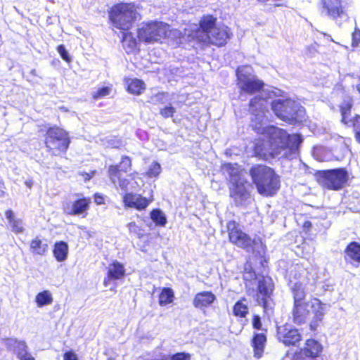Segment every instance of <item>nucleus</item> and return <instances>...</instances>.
Masks as SVG:
<instances>
[{
  "label": "nucleus",
  "mask_w": 360,
  "mask_h": 360,
  "mask_svg": "<svg viewBox=\"0 0 360 360\" xmlns=\"http://www.w3.org/2000/svg\"><path fill=\"white\" fill-rule=\"evenodd\" d=\"M291 292L293 298L292 309L293 323L296 325H302L311 317L309 328L312 331L316 330L323 319L325 304L316 297H311L309 301H306L307 293L301 283H294Z\"/></svg>",
  "instance_id": "nucleus-1"
},
{
  "label": "nucleus",
  "mask_w": 360,
  "mask_h": 360,
  "mask_svg": "<svg viewBox=\"0 0 360 360\" xmlns=\"http://www.w3.org/2000/svg\"><path fill=\"white\" fill-rule=\"evenodd\" d=\"M257 192L264 197L275 195L281 188V178L274 169L265 165H253L249 171Z\"/></svg>",
  "instance_id": "nucleus-2"
},
{
  "label": "nucleus",
  "mask_w": 360,
  "mask_h": 360,
  "mask_svg": "<svg viewBox=\"0 0 360 360\" xmlns=\"http://www.w3.org/2000/svg\"><path fill=\"white\" fill-rule=\"evenodd\" d=\"M108 13L109 23L120 31L130 30L141 17L134 2L116 3L108 9Z\"/></svg>",
  "instance_id": "nucleus-3"
},
{
  "label": "nucleus",
  "mask_w": 360,
  "mask_h": 360,
  "mask_svg": "<svg viewBox=\"0 0 360 360\" xmlns=\"http://www.w3.org/2000/svg\"><path fill=\"white\" fill-rule=\"evenodd\" d=\"M333 93L337 96L340 94L345 95L342 102L339 105L341 115L340 122L345 127L352 128L354 139L360 144V115L355 114L352 117H349L354 106L352 96L347 94L346 87L341 82L335 84Z\"/></svg>",
  "instance_id": "nucleus-4"
},
{
  "label": "nucleus",
  "mask_w": 360,
  "mask_h": 360,
  "mask_svg": "<svg viewBox=\"0 0 360 360\" xmlns=\"http://www.w3.org/2000/svg\"><path fill=\"white\" fill-rule=\"evenodd\" d=\"M46 151L51 156L65 155L71 143L69 132L58 125L46 128L43 136Z\"/></svg>",
  "instance_id": "nucleus-5"
},
{
  "label": "nucleus",
  "mask_w": 360,
  "mask_h": 360,
  "mask_svg": "<svg viewBox=\"0 0 360 360\" xmlns=\"http://www.w3.org/2000/svg\"><path fill=\"white\" fill-rule=\"evenodd\" d=\"M222 168L229 176L228 188L230 198L235 202H242L248 199L250 193L249 191L250 184L248 180L241 175L240 172L231 163L224 164Z\"/></svg>",
  "instance_id": "nucleus-6"
},
{
  "label": "nucleus",
  "mask_w": 360,
  "mask_h": 360,
  "mask_svg": "<svg viewBox=\"0 0 360 360\" xmlns=\"http://www.w3.org/2000/svg\"><path fill=\"white\" fill-rule=\"evenodd\" d=\"M171 30L167 23L153 20L146 23L137 30L139 41L150 44L162 43L169 37Z\"/></svg>",
  "instance_id": "nucleus-7"
},
{
  "label": "nucleus",
  "mask_w": 360,
  "mask_h": 360,
  "mask_svg": "<svg viewBox=\"0 0 360 360\" xmlns=\"http://www.w3.org/2000/svg\"><path fill=\"white\" fill-rule=\"evenodd\" d=\"M300 134H288L285 130L272 127L269 131L268 144L276 156L288 148H298L302 143Z\"/></svg>",
  "instance_id": "nucleus-8"
},
{
  "label": "nucleus",
  "mask_w": 360,
  "mask_h": 360,
  "mask_svg": "<svg viewBox=\"0 0 360 360\" xmlns=\"http://www.w3.org/2000/svg\"><path fill=\"white\" fill-rule=\"evenodd\" d=\"M316 177L322 187L331 191L343 188L349 179L348 172L344 167L318 171Z\"/></svg>",
  "instance_id": "nucleus-9"
},
{
  "label": "nucleus",
  "mask_w": 360,
  "mask_h": 360,
  "mask_svg": "<svg viewBox=\"0 0 360 360\" xmlns=\"http://www.w3.org/2000/svg\"><path fill=\"white\" fill-rule=\"evenodd\" d=\"M274 283L269 276H262L257 281L256 302L262 307L264 314L273 312L275 303L272 299Z\"/></svg>",
  "instance_id": "nucleus-10"
},
{
  "label": "nucleus",
  "mask_w": 360,
  "mask_h": 360,
  "mask_svg": "<svg viewBox=\"0 0 360 360\" xmlns=\"http://www.w3.org/2000/svg\"><path fill=\"white\" fill-rule=\"evenodd\" d=\"M131 158L126 155L121 157L119 164L110 165L107 169V175L110 182L126 191L128 189L129 180L122 177V172L127 173L131 169Z\"/></svg>",
  "instance_id": "nucleus-11"
},
{
  "label": "nucleus",
  "mask_w": 360,
  "mask_h": 360,
  "mask_svg": "<svg viewBox=\"0 0 360 360\" xmlns=\"http://www.w3.org/2000/svg\"><path fill=\"white\" fill-rule=\"evenodd\" d=\"M226 227L231 243L245 250L253 248L254 240L241 229L237 221L230 220L226 223Z\"/></svg>",
  "instance_id": "nucleus-12"
},
{
  "label": "nucleus",
  "mask_w": 360,
  "mask_h": 360,
  "mask_svg": "<svg viewBox=\"0 0 360 360\" xmlns=\"http://www.w3.org/2000/svg\"><path fill=\"white\" fill-rule=\"evenodd\" d=\"M203 37L200 38L201 45L204 46L214 45L217 47H223L233 37V32L227 25H222L215 27L211 34Z\"/></svg>",
  "instance_id": "nucleus-13"
},
{
  "label": "nucleus",
  "mask_w": 360,
  "mask_h": 360,
  "mask_svg": "<svg viewBox=\"0 0 360 360\" xmlns=\"http://www.w3.org/2000/svg\"><path fill=\"white\" fill-rule=\"evenodd\" d=\"M321 13L333 20L349 19L345 4L342 0H320Z\"/></svg>",
  "instance_id": "nucleus-14"
},
{
  "label": "nucleus",
  "mask_w": 360,
  "mask_h": 360,
  "mask_svg": "<svg viewBox=\"0 0 360 360\" xmlns=\"http://www.w3.org/2000/svg\"><path fill=\"white\" fill-rule=\"evenodd\" d=\"M77 198L72 202L66 203L63 207V212L68 216H81L84 218L88 215L91 205V199L89 196L77 194Z\"/></svg>",
  "instance_id": "nucleus-15"
},
{
  "label": "nucleus",
  "mask_w": 360,
  "mask_h": 360,
  "mask_svg": "<svg viewBox=\"0 0 360 360\" xmlns=\"http://www.w3.org/2000/svg\"><path fill=\"white\" fill-rule=\"evenodd\" d=\"M276 338L286 347H296L302 340V335L297 328L285 323L276 328Z\"/></svg>",
  "instance_id": "nucleus-16"
},
{
  "label": "nucleus",
  "mask_w": 360,
  "mask_h": 360,
  "mask_svg": "<svg viewBox=\"0 0 360 360\" xmlns=\"http://www.w3.org/2000/svg\"><path fill=\"white\" fill-rule=\"evenodd\" d=\"M217 19L211 14L204 15L198 22V28L193 30L190 34L191 39L201 44L200 38L209 36L211 31L216 27Z\"/></svg>",
  "instance_id": "nucleus-17"
},
{
  "label": "nucleus",
  "mask_w": 360,
  "mask_h": 360,
  "mask_svg": "<svg viewBox=\"0 0 360 360\" xmlns=\"http://www.w3.org/2000/svg\"><path fill=\"white\" fill-rule=\"evenodd\" d=\"M272 110L275 115L289 124L297 122V112L295 107L289 102L276 101L272 103Z\"/></svg>",
  "instance_id": "nucleus-18"
},
{
  "label": "nucleus",
  "mask_w": 360,
  "mask_h": 360,
  "mask_svg": "<svg viewBox=\"0 0 360 360\" xmlns=\"http://www.w3.org/2000/svg\"><path fill=\"white\" fill-rule=\"evenodd\" d=\"M125 208L134 209L138 211L145 210L153 201V198H146L141 194L133 192H125L122 197Z\"/></svg>",
  "instance_id": "nucleus-19"
},
{
  "label": "nucleus",
  "mask_w": 360,
  "mask_h": 360,
  "mask_svg": "<svg viewBox=\"0 0 360 360\" xmlns=\"http://www.w3.org/2000/svg\"><path fill=\"white\" fill-rule=\"evenodd\" d=\"M240 91L252 95L260 92L264 87L263 81L256 78L242 75L238 77Z\"/></svg>",
  "instance_id": "nucleus-20"
},
{
  "label": "nucleus",
  "mask_w": 360,
  "mask_h": 360,
  "mask_svg": "<svg viewBox=\"0 0 360 360\" xmlns=\"http://www.w3.org/2000/svg\"><path fill=\"white\" fill-rule=\"evenodd\" d=\"M343 258L347 264L359 267L360 266V243L349 242L344 249Z\"/></svg>",
  "instance_id": "nucleus-21"
},
{
  "label": "nucleus",
  "mask_w": 360,
  "mask_h": 360,
  "mask_svg": "<svg viewBox=\"0 0 360 360\" xmlns=\"http://www.w3.org/2000/svg\"><path fill=\"white\" fill-rule=\"evenodd\" d=\"M125 274L124 265L118 261H113L108 268L106 276L103 280V285L108 287L111 281L122 279Z\"/></svg>",
  "instance_id": "nucleus-22"
},
{
  "label": "nucleus",
  "mask_w": 360,
  "mask_h": 360,
  "mask_svg": "<svg viewBox=\"0 0 360 360\" xmlns=\"http://www.w3.org/2000/svg\"><path fill=\"white\" fill-rule=\"evenodd\" d=\"M216 300V295L212 291H200L194 295L192 303L195 308L205 310L211 307Z\"/></svg>",
  "instance_id": "nucleus-23"
},
{
  "label": "nucleus",
  "mask_w": 360,
  "mask_h": 360,
  "mask_svg": "<svg viewBox=\"0 0 360 360\" xmlns=\"http://www.w3.org/2000/svg\"><path fill=\"white\" fill-rule=\"evenodd\" d=\"M323 352V346L317 340L310 338L307 339L302 349L297 352H301L302 357L303 355L309 359H316L321 356Z\"/></svg>",
  "instance_id": "nucleus-24"
},
{
  "label": "nucleus",
  "mask_w": 360,
  "mask_h": 360,
  "mask_svg": "<svg viewBox=\"0 0 360 360\" xmlns=\"http://www.w3.org/2000/svg\"><path fill=\"white\" fill-rule=\"evenodd\" d=\"M252 151L255 157L262 160H268L276 157L272 148L263 139L257 140L253 146Z\"/></svg>",
  "instance_id": "nucleus-25"
},
{
  "label": "nucleus",
  "mask_w": 360,
  "mask_h": 360,
  "mask_svg": "<svg viewBox=\"0 0 360 360\" xmlns=\"http://www.w3.org/2000/svg\"><path fill=\"white\" fill-rule=\"evenodd\" d=\"M122 32L121 44L127 54L139 52V42L131 32L121 31Z\"/></svg>",
  "instance_id": "nucleus-26"
},
{
  "label": "nucleus",
  "mask_w": 360,
  "mask_h": 360,
  "mask_svg": "<svg viewBox=\"0 0 360 360\" xmlns=\"http://www.w3.org/2000/svg\"><path fill=\"white\" fill-rule=\"evenodd\" d=\"M267 338L264 333H255L251 340V346L253 349L254 356L259 359L262 356Z\"/></svg>",
  "instance_id": "nucleus-27"
},
{
  "label": "nucleus",
  "mask_w": 360,
  "mask_h": 360,
  "mask_svg": "<svg viewBox=\"0 0 360 360\" xmlns=\"http://www.w3.org/2000/svg\"><path fill=\"white\" fill-rule=\"evenodd\" d=\"M257 278L255 271L250 264L248 266H245L243 271V280L245 285L246 293L248 295H252L255 292L253 285Z\"/></svg>",
  "instance_id": "nucleus-28"
},
{
  "label": "nucleus",
  "mask_w": 360,
  "mask_h": 360,
  "mask_svg": "<svg viewBox=\"0 0 360 360\" xmlns=\"http://www.w3.org/2000/svg\"><path fill=\"white\" fill-rule=\"evenodd\" d=\"M126 90L130 94L139 96L143 93L146 89L144 82L138 78H124Z\"/></svg>",
  "instance_id": "nucleus-29"
},
{
  "label": "nucleus",
  "mask_w": 360,
  "mask_h": 360,
  "mask_svg": "<svg viewBox=\"0 0 360 360\" xmlns=\"http://www.w3.org/2000/svg\"><path fill=\"white\" fill-rule=\"evenodd\" d=\"M30 250L34 255L43 256L49 250V245L44 243L39 236H36L30 242Z\"/></svg>",
  "instance_id": "nucleus-30"
},
{
  "label": "nucleus",
  "mask_w": 360,
  "mask_h": 360,
  "mask_svg": "<svg viewBox=\"0 0 360 360\" xmlns=\"http://www.w3.org/2000/svg\"><path fill=\"white\" fill-rule=\"evenodd\" d=\"M68 245L66 242L60 240L55 243L53 248V254L56 261H65L68 255Z\"/></svg>",
  "instance_id": "nucleus-31"
},
{
  "label": "nucleus",
  "mask_w": 360,
  "mask_h": 360,
  "mask_svg": "<svg viewBox=\"0 0 360 360\" xmlns=\"http://www.w3.org/2000/svg\"><path fill=\"white\" fill-rule=\"evenodd\" d=\"M174 300V292L171 288H162L158 295V303L160 306L172 304Z\"/></svg>",
  "instance_id": "nucleus-32"
},
{
  "label": "nucleus",
  "mask_w": 360,
  "mask_h": 360,
  "mask_svg": "<svg viewBox=\"0 0 360 360\" xmlns=\"http://www.w3.org/2000/svg\"><path fill=\"white\" fill-rule=\"evenodd\" d=\"M245 298L242 297L238 300L233 307V314L235 316L239 318H245L249 312L247 304H244Z\"/></svg>",
  "instance_id": "nucleus-33"
},
{
  "label": "nucleus",
  "mask_w": 360,
  "mask_h": 360,
  "mask_svg": "<svg viewBox=\"0 0 360 360\" xmlns=\"http://www.w3.org/2000/svg\"><path fill=\"white\" fill-rule=\"evenodd\" d=\"M34 301L38 307H42L51 304L53 302V297L51 292L45 290L37 294Z\"/></svg>",
  "instance_id": "nucleus-34"
},
{
  "label": "nucleus",
  "mask_w": 360,
  "mask_h": 360,
  "mask_svg": "<svg viewBox=\"0 0 360 360\" xmlns=\"http://www.w3.org/2000/svg\"><path fill=\"white\" fill-rule=\"evenodd\" d=\"M150 219L159 226H164L167 224V219L160 209H153L150 213Z\"/></svg>",
  "instance_id": "nucleus-35"
},
{
  "label": "nucleus",
  "mask_w": 360,
  "mask_h": 360,
  "mask_svg": "<svg viewBox=\"0 0 360 360\" xmlns=\"http://www.w3.org/2000/svg\"><path fill=\"white\" fill-rule=\"evenodd\" d=\"M129 233L136 236L137 238H141L144 236L143 230L135 221H131L127 224Z\"/></svg>",
  "instance_id": "nucleus-36"
},
{
  "label": "nucleus",
  "mask_w": 360,
  "mask_h": 360,
  "mask_svg": "<svg viewBox=\"0 0 360 360\" xmlns=\"http://www.w3.org/2000/svg\"><path fill=\"white\" fill-rule=\"evenodd\" d=\"M264 98L262 96H255L249 102V108L254 112L260 110L262 107Z\"/></svg>",
  "instance_id": "nucleus-37"
},
{
  "label": "nucleus",
  "mask_w": 360,
  "mask_h": 360,
  "mask_svg": "<svg viewBox=\"0 0 360 360\" xmlns=\"http://www.w3.org/2000/svg\"><path fill=\"white\" fill-rule=\"evenodd\" d=\"M111 92V88L109 86H103L98 89L92 94V98L98 100L108 96Z\"/></svg>",
  "instance_id": "nucleus-38"
},
{
  "label": "nucleus",
  "mask_w": 360,
  "mask_h": 360,
  "mask_svg": "<svg viewBox=\"0 0 360 360\" xmlns=\"http://www.w3.org/2000/svg\"><path fill=\"white\" fill-rule=\"evenodd\" d=\"M167 360H191V355L185 352H176L170 356L167 355Z\"/></svg>",
  "instance_id": "nucleus-39"
},
{
  "label": "nucleus",
  "mask_w": 360,
  "mask_h": 360,
  "mask_svg": "<svg viewBox=\"0 0 360 360\" xmlns=\"http://www.w3.org/2000/svg\"><path fill=\"white\" fill-rule=\"evenodd\" d=\"M175 112L176 109L172 105H166L160 110V115L165 119L173 117Z\"/></svg>",
  "instance_id": "nucleus-40"
},
{
  "label": "nucleus",
  "mask_w": 360,
  "mask_h": 360,
  "mask_svg": "<svg viewBox=\"0 0 360 360\" xmlns=\"http://www.w3.org/2000/svg\"><path fill=\"white\" fill-rule=\"evenodd\" d=\"M160 172H161L160 165L157 162H154L150 166L148 170L146 172V174L149 177H155L159 175Z\"/></svg>",
  "instance_id": "nucleus-41"
},
{
  "label": "nucleus",
  "mask_w": 360,
  "mask_h": 360,
  "mask_svg": "<svg viewBox=\"0 0 360 360\" xmlns=\"http://www.w3.org/2000/svg\"><path fill=\"white\" fill-rule=\"evenodd\" d=\"M56 49L63 60H65L67 63L71 62V57L69 56L68 52L65 49V47L63 44L58 45Z\"/></svg>",
  "instance_id": "nucleus-42"
},
{
  "label": "nucleus",
  "mask_w": 360,
  "mask_h": 360,
  "mask_svg": "<svg viewBox=\"0 0 360 360\" xmlns=\"http://www.w3.org/2000/svg\"><path fill=\"white\" fill-rule=\"evenodd\" d=\"M12 231L15 233H20L23 231V227L22 226L21 220L15 219L13 221H12L11 223Z\"/></svg>",
  "instance_id": "nucleus-43"
},
{
  "label": "nucleus",
  "mask_w": 360,
  "mask_h": 360,
  "mask_svg": "<svg viewBox=\"0 0 360 360\" xmlns=\"http://www.w3.org/2000/svg\"><path fill=\"white\" fill-rule=\"evenodd\" d=\"M352 46L353 47L360 46V30L355 28L352 32Z\"/></svg>",
  "instance_id": "nucleus-44"
},
{
  "label": "nucleus",
  "mask_w": 360,
  "mask_h": 360,
  "mask_svg": "<svg viewBox=\"0 0 360 360\" xmlns=\"http://www.w3.org/2000/svg\"><path fill=\"white\" fill-rule=\"evenodd\" d=\"M317 44L314 43L308 46H307L305 50V54L308 57H312L315 53L318 52L317 51Z\"/></svg>",
  "instance_id": "nucleus-45"
},
{
  "label": "nucleus",
  "mask_w": 360,
  "mask_h": 360,
  "mask_svg": "<svg viewBox=\"0 0 360 360\" xmlns=\"http://www.w3.org/2000/svg\"><path fill=\"white\" fill-rule=\"evenodd\" d=\"M252 327L256 330L262 329V322L261 319L259 315H253L252 321Z\"/></svg>",
  "instance_id": "nucleus-46"
},
{
  "label": "nucleus",
  "mask_w": 360,
  "mask_h": 360,
  "mask_svg": "<svg viewBox=\"0 0 360 360\" xmlns=\"http://www.w3.org/2000/svg\"><path fill=\"white\" fill-rule=\"evenodd\" d=\"M94 202L98 205L105 204V197L100 193H95L93 195Z\"/></svg>",
  "instance_id": "nucleus-47"
},
{
  "label": "nucleus",
  "mask_w": 360,
  "mask_h": 360,
  "mask_svg": "<svg viewBox=\"0 0 360 360\" xmlns=\"http://www.w3.org/2000/svg\"><path fill=\"white\" fill-rule=\"evenodd\" d=\"M63 360H78V358L73 351L70 350L63 354Z\"/></svg>",
  "instance_id": "nucleus-48"
},
{
  "label": "nucleus",
  "mask_w": 360,
  "mask_h": 360,
  "mask_svg": "<svg viewBox=\"0 0 360 360\" xmlns=\"http://www.w3.org/2000/svg\"><path fill=\"white\" fill-rule=\"evenodd\" d=\"M20 360H35V359L28 352H25L18 356Z\"/></svg>",
  "instance_id": "nucleus-49"
},
{
  "label": "nucleus",
  "mask_w": 360,
  "mask_h": 360,
  "mask_svg": "<svg viewBox=\"0 0 360 360\" xmlns=\"http://www.w3.org/2000/svg\"><path fill=\"white\" fill-rule=\"evenodd\" d=\"M5 215H6V217L8 219L9 223H11L12 221H13L15 219L14 217L13 212L11 210H6Z\"/></svg>",
  "instance_id": "nucleus-50"
},
{
  "label": "nucleus",
  "mask_w": 360,
  "mask_h": 360,
  "mask_svg": "<svg viewBox=\"0 0 360 360\" xmlns=\"http://www.w3.org/2000/svg\"><path fill=\"white\" fill-rule=\"evenodd\" d=\"M311 221H306L303 223V225H302V228H303V230L305 231V232H308L309 231V230L311 229Z\"/></svg>",
  "instance_id": "nucleus-51"
},
{
  "label": "nucleus",
  "mask_w": 360,
  "mask_h": 360,
  "mask_svg": "<svg viewBox=\"0 0 360 360\" xmlns=\"http://www.w3.org/2000/svg\"><path fill=\"white\" fill-rule=\"evenodd\" d=\"M95 173H96L95 171H93L91 172V174H89L86 173V172H82V173L80 174V175L84 176L85 180H89L95 174Z\"/></svg>",
  "instance_id": "nucleus-52"
},
{
  "label": "nucleus",
  "mask_w": 360,
  "mask_h": 360,
  "mask_svg": "<svg viewBox=\"0 0 360 360\" xmlns=\"http://www.w3.org/2000/svg\"><path fill=\"white\" fill-rule=\"evenodd\" d=\"M292 360H304V358L302 357L301 352H295Z\"/></svg>",
  "instance_id": "nucleus-53"
},
{
  "label": "nucleus",
  "mask_w": 360,
  "mask_h": 360,
  "mask_svg": "<svg viewBox=\"0 0 360 360\" xmlns=\"http://www.w3.org/2000/svg\"><path fill=\"white\" fill-rule=\"evenodd\" d=\"M139 175V172H131L130 174H129V177L131 179H134L135 178H136Z\"/></svg>",
  "instance_id": "nucleus-54"
},
{
  "label": "nucleus",
  "mask_w": 360,
  "mask_h": 360,
  "mask_svg": "<svg viewBox=\"0 0 360 360\" xmlns=\"http://www.w3.org/2000/svg\"><path fill=\"white\" fill-rule=\"evenodd\" d=\"M147 360H167V355L164 354V355H162L160 358L158 359H147Z\"/></svg>",
  "instance_id": "nucleus-55"
},
{
  "label": "nucleus",
  "mask_w": 360,
  "mask_h": 360,
  "mask_svg": "<svg viewBox=\"0 0 360 360\" xmlns=\"http://www.w3.org/2000/svg\"><path fill=\"white\" fill-rule=\"evenodd\" d=\"M25 184L28 187V188H31L32 186V181L31 180L30 181H26L25 182Z\"/></svg>",
  "instance_id": "nucleus-56"
},
{
  "label": "nucleus",
  "mask_w": 360,
  "mask_h": 360,
  "mask_svg": "<svg viewBox=\"0 0 360 360\" xmlns=\"http://www.w3.org/2000/svg\"><path fill=\"white\" fill-rule=\"evenodd\" d=\"M3 44V41H2V36L1 34H0V46Z\"/></svg>",
  "instance_id": "nucleus-57"
},
{
  "label": "nucleus",
  "mask_w": 360,
  "mask_h": 360,
  "mask_svg": "<svg viewBox=\"0 0 360 360\" xmlns=\"http://www.w3.org/2000/svg\"><path fill=\"white\" fill-rule=\"evenodd\" d=\"M260 257L262 259V260H263L264 262H266V263L267 262L266 259L265 258H264L262 256H261Z\"/></svg>",
  "instance_id": "nucleus-58"
}]
</instances>
